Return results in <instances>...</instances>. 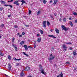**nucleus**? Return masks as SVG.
I'll return each mask as SVG.
<instances>
[{"mask_svg":"<svg viewBox=\"0 0 77 77\" xmlns=\"http://www.w3.org/2000/svg\"><path fill=\"white\" fill-rule=\"evenodd\" d=\"M17 60H21V59H17Z\"/></svg>","mask_w":77,"mask_h":77,"instance_id":"nucleus-56","label":"nucleus"},{"mask_svg":"<svg viewBox=\"0 0 77 77\" xmlns=\"http://www.w3.org/2000/svg\"><path fill=\"white\" fill-rule=\"evenodd\" d=\"M30 67L26 66L24 69V70L26 71H29V70H30Z\"/></svg>","mask_w":77,"mask_h":77,"instance_id":"nucleus-5","label":"nucleus"},{"mask_svg":"<svg viewBox=\"0 0 77 77\" xmlns=\"http://www.w3.org/2000/svg\"><path fill=\"white\" fill-rule=\"evenodd\" d=\"M24 26H26V27H29V25H26V24H24Z\"/></svg>","mask_w":77,"mask_h":77,"instance_id":"nucleus-34","label":"nucleus"},{"mask_svg":"<svg viewBox=\"0 0 77 77\" xmlns=\"http://www.w3.org/2000/svg\"><path fill=\"white\" fill-rule=\"evenodd\" d=\"M37 36H39V34H37Z\"/></svg>","mask_w":77,"mask_h":77,"instance_id":"nucleus-55","label":"nucleus"},{"mask_svg":"<svg viewBox=\"0 0 77 77\" xmlns=\"http://www.w3.org/2000/svg\"><path fill=\"white\" fill-rule=\"evenodd\" d=\"M31 13H32V11L30 10H29V15L31 14Z\"/></svg>","mask_w":77,"mask_h":77,"instance_id":"nucleus-32","label":"nucleus"},{"mask_svg":"<svg viewBox=\"0 0 77 77\" xmlns=\"http://www.w3.org/2000/svg\"><path fill=\"white\" fill-rule=\"evenodd\" d=\"M40 32L41 33V34H43V31L42 30H39Z\"/></svg>","mask_w":77,"mask_h":77,"instance_id":"nucleus-27","label":"nucleus"},{"mask_svg":"<svg viewBox=\"0 0 77 77\" xmlns=\"http://www.w3.org/2000/svg\"><path fill=\"white\" fill-rule=\"evenodd\" d=\"M36 44H34V48H36Z\"/></svg>","mask_w":77,"mask_h":77,"instance_id":"nucleus-51","label":"nucleus"},{"mask_svg":"<svg viewBox=\"0 0 77 77\" xmlns=\"http://www.w3.org/2000/svg\"><path fill=\"white\" fill-rule=\"evenodd\" d=\"M0 2L2 4H5L6 3V2L2 1H1Z\"/></svg>","mask_w":77,"mask_h":77,"instance_id":"nucleus-22","label":"nucleus"},{"mask_svg":"<svg viewBox=\"0 0 77 77\" xmlns=\"http://www.w3.org/2000/svg\"><path fill=\"white\" fill-rule=\"evenodd\" d=\"M69 50H72V48L70 47L69 48Z\"/></svg>","mask_w":77,"mask_h":77,"instance_id":"nucleus-42","label":"nucleus"},{"mask_svg":"<svg viewBox=\"0 0 77 77\" xmlns=\"http://www.w3.org/2000/svg\"><path fill=\"white\" fill-rule=\"evenodd\" d=\"M43 3L44 4H46V0H43Z\"/></svg>","mask_w":77,"mask_h":77,"instance_id":"nucleus-26","label":"nucleus"},{"mask_svg":"<svg viewBox=\"0 0 77 77\" xmlns=\"http://www.w3.org/2000/svg\"><path fill=\"white\" fill-rule=\"evenodd\" d=\"M8 59L9 60H11L12 59V57L9 55H8Z\"/></svg>","mask_w":77,"mask_h":77,"instance_id":"nucleus-16","label":"nucleus"},{"mask_svg":"<svg viewBox=\"0 0 77 77\" xmlns=\"http://www.w3.org/2000/svg\"><path fill=\"white\" fill-rule=\"evenodd\" d=\"M11 68H12V66H11V64H8V68L9 70H11Z\"/></svg>","mask_w":77,"mask_h":77,"instance_id":"nucleus-10","label":"nucleus"},{"mask_svg":"<svg viewBox=\"0 0 77 77\" xmlns=\"http://www.w3.org/2000/svg\"><path fill=\"white\" fill-rule=\"evenodd\" d=\"M52 2V0L50 1V3H51Z\"/></svg>","mask_w":77,"mask_h":77,"instance_id":"nucleus-62","label":"nucleus"},{"mask_svg":"<svg viewBox=\"0 0 77 77\" xmlns=\"http://www.w3.org/2000/svg\"><path fill=\"white\" fill-rule=\"evenodd\" d=\"M24 41H22L20 42V45H23L24 44Z\"/></svg>","mask_w":77,"mask_h":77,"instance_id":"nucleus-24","label":"nucleus"},{"mask_svg":"<svg viewBox=\"0 0 77 77\" xmlns=\"http://www.w3.org/2000/svg\"><path fill=\"white\" fill-rule=\"evenodd\" d=\"M73 14L74 15H77V13L76 12H74Z\"/></svg>","mask_w":77,"mask_h":77,"instance_id":"nucleus-35","label":"nucleus"},{"mask_svg":"<svg viewBox=\"0 0 77 77\" xmlns=\"http://www.w3.org/2000/svg\"><path fill=\"white\" fill-rule=\"evenodd\" d=\"M23 53L24 54V55H25V56H26L27 57H29V55L26 54V53L24 52H23Z\"/></svg>","mask_w":77,"mask_h":77,"instance_id":"nucleus-21","label":"nucleus"},{"mask_svg":"<svg viewBox=\"0 0 77 77\" xmlns=\"http://www.w3.org/2000/svg\"><path fill=\"white\" fill-rule=\"evenodd\" d=\"M25 34V33L24 32H22V35H24Z\"/></svg>","mask_w":77,"mask_h":77,"instance_id":"nucleus-44","label":"nucleus"},{"mask_svg":"<svg viewBox=\"0 0 77 77\" xmlns=\"http://www.w3.org/2000/svg\"><path fill=\"white\" fill-rule=\"evenodd\" d=\"M42 24L43 25V27H44V28H45V27H46V21H43Z\"/></svg>","mask_w":77,"mask_h":77,"instance_id":"nucleus-6","label":"nucleus"},{"mask_svg":"<svg viewBox=\"0 0 77 77\" xmlns=\"http://www.w3.org/2000/svg\"><path fill=\"white\" fill-rule=\"evenodd\" d=\"M15 38L14 37H13L12 38V42H14V41H15Z\"/></svg>","mask_w":77,"mask_h":77,"instance_id":"nucleus-28","label":"nucleus"},{"mask_svg":"<svg viewBox=\"0 0 77 77\" xmlns=\"http://www.w3.org/2000/svg\"><path fill=\"white\" fill-rule=\"evenodd\" d=\"M38 66L39 67V68L40 69V71L41 73H42L43 74H45V72H44V69H42V66L41 64H40Z\"/></svg>","mask_w":77,"mask_h":77,"instance_id":"nucleus-1","label":"nucleus"},{"mask_svg":"<svg viewBox=\"0 0 77 77\" xmlns=\"http://www.w3.org/2000/svg\"><path fill=\"white\" fill-rule=\"evenodd\" d=\"M61 27L62 28H63L62 30H63L65 31H67V30H68V29L66 28V27H65L63 25H62Z\"/></svg>","mask_w":77,"mask_h":77,"instance_id":"nucleus-3","label":"nucleus"},{"mask_svg":"<svg viewBox=\"0 0 77 77\" xmlns=\"http://www.w3.org/2000/svg\"><path fill=\"white\" fill-rule=\"evenodd\" d=\"M77 69V67H75L74 69V70L75 71H76V70Z\"/></svg>","mask_w":77,"mask_h":77,"instance_id":"nucleus-48","label":"nucleus"},{"mask_svg":"<svg viewBox=\"0 0 77 77\" xmlns=\"http://www.w3.org/2000/svg\"><path fill=\"white\" fill-rule=\"evenodd\" d=\"M11 17V14L10 15H8V18H9V17Z\"/></svg>","mask_w":77,"mask_h":77,"instance_id":"nucleus-52","label":"nucleus"},{"mask_svg":"<svg viewBox=\"0 0 77 77\" xmlns=\"http://www.w3.org/2000/svg\"><path fill=\"white\" fill-rule=\"evenodd\" d=\"M75 23H77V20H75Z\"/></svg>","mask_w":77,"mask_h":77,"instance_id":"nucleus-61","label":"nucleus"},{"mask_svg":"<svg viewBox=\"0 0 77 77\" xmlns=\"http://www.w3.org/2000/svg\"><path fill=\"white\" fill-rule=\"evenodd\" d=\"M69 24H70L71 27H72L73 26V24H72V22L70 21L69 22Z\"/></svg>","mask_w":77,"mask_h":77,"instance_id":"nucleus-18","label":"nucleus"},{"mask_svg":"<svg viewBox=\"0 0 77 77\" xmlns=\"http://www.w3.org/2000/svg\"><path fill=\"white\" fill-rule=\"evenodd\" d=\"M54 66L55 67H55H57V65H56V64H54Z\"/></svg>","mask_w":77,"mask_h":77,"instance_id":"nucleus-49","label":"nucleus"},{"mask_svg":"<svg viewBox=\"0 0 77 77\" xmlns=\"http://www.w3.org/2000/svg\"><path fill=\"white\" fill-rule=\"evenodd\" d=\"M50 17L51 18L52 20H54V18H53V16L51 15H50Z\"/></svg>","mask_w":77,"mask_h":77,"instance_id":"nucleus-30","label":"nucleus"},{"mask_svg":"<svg viewBox=\"0 0 77 77\" xmlns=\"http://www.w3.org/2000/svg\"><path fill=\"white\" fill-rule=\"evenodd\" d=\"M53 56V54H51L50 55V56Z\"/></svg>","mask_w":77,"mask_h":77,"instance_id":"nucleus-64","label":"nucleus"},{"mask_svg":"<svg viewBox=\"0 0 77 77\" xmlns=\"http://www.w3.org/2000/svg\"><path fill=\"white\" fill-rule=\"evenodd\" d=\"M19 1L16 0L14 2V5H16V6H20V4L18 3Z\"/></svg>","mask_w":77,"mask_h":77,"instance_id":"nucleus-2","label":"nucleus"},{"mask_svg":"<svg viewBox=\"0 0 77 77\" xmlns=\"http://www.w3.org/2000/svg\"><path fill=\"white\" fill-rule=\"evenodd\" d=\"M12 45H13V46L15 48V47H16V45H14V44H13Z\"/></svg>","mask_w":77,"mask_h":77,"instance_id":"nucleus-50","label":"nucleus"},{"mask_svg":"<svg viewBox=\"0 0 77 77\" xmlns=\"http://www.w3.org/2000/svg\"><path fill=\"white\" fill-rule=\"evenodd\" d=\"M48 36L51 38H56V37L53 35H48Z\"/></svg>","mask_w":77,"mask_h":77,"instance_id":"nucleus-14","label":"nucleus"},{"mask_svg":"<svg viewBox=\"0 0 77 77\" xmlns=\"http://www.w3.org/2000/svg\"><path fill=\"white\" fill-rule=\"evenodd\" d=\"M58 0H54V3H53V5H55L57 3V1Z\"/></svg>","mask_w":77,"mask_h":77,"instance_id":"nucleus-13","label":"nucleus"},{"mask_svg":"<svg viewBox=\"0 0 77 77\" xmlns=\"http://www.w3.org/2000/svg\"><path fill=\"white\" fill-rule=\"evenodd\" d=\"M37 41L38 42H41V38H38L37 39Z\"/></svg>","mask_w":77,"mask_h":77,"instance_id":"nucleus-17","label":"nucleus"},{"mask_svg":"<svg viewBox=\"0 0 77 77\" xmlns=\"http://www.w3.org/2000/svg\"><path fill=\"white\" fill-rule=\"evenodd\" d=\"M47 25L49 27L50 26V23L49 21H47Z\"/></svg>","mask_w":77,"mask_h":77,"instance_id":"nucleus-19","label":"nucleus"},{"mask_svg":"<svg viewBox=\"0 0 77 77\" xmlns=\"http://www.w3.org/2000/svg\"><path fill=\"white\" fill-rule=\"evenodd\" d=\"M63 21L64 22H65L66 21V18H64L63 19Z\"/></svg>","mask_w":77,"mask_h":77,"instance_id":"nucleus-31","label":"nucleus"},{"mask_svg":"<svg viewBox=\"0 0 77 77\" xmlns=\"http://www.w3.org/2000/svg\"><path fill=\"white\" fill-rule=\"evenodd\" d=\"M28 48H32V47L31 46H28Z\"/></svg>","mask_w":77,"mask_h":77,"instance_id":"nucleus-38","label":"nucleus"},{"mask_svg":"<svg viewBox=\"0 0 77 77\" xmlns=\"http://www.w3.org/2000/svg\"><path fill=\"white\" fill-rule=\"evenodd\" d=\"M54 58H55V56H52L51 57L48 58V60H49V61H50L51 60H53Z\"/></svg>","mask_w":77,"mask_h":77,"instance_id":"nucleus-8","label":"nucleus"},{"mask_svg":"<svg viewBox=\"0 0 77 77\" xmlns=\"http://www.w3.org/2000/svg\"><path fill=\"white\" fill-rule=\"evenodd\" d=\"M23 47L25 48V50H28V48H27V45H24Z\"/></svg>","mask_w":77,"mask_h":77,"instance_id":"nucleus-11","label":"nucleus"},{"mask_svg":"<svg viewBox=\"0 0 77 77\" xmlns=\"http://www.w3.org/2000/svg\"><path fill=\"white\" fill-rule=\"evenodd\" d=\"M73 54L74 56H75V55H76V51H74L73 52Z\"/></svg>","mask_w":77,"mask_h":77,"instance_id":"nucleus-23","label":"nucleus"},{"mask_svg":"<svg viewBox=\"0 0 77 77\" xmlns=\"http://www.w3.org/2000/svg\"><path fill=\"white\" fill-rule=\"evenodd\" d=\"M21 2H22V3L21 4V5H23V4H24V3H26V2L24 1V0L21 1Z\"/></svg>","mask_w":77,"mask_h":77,"instance_id":"nucleus-15","label":"nucleus"},{"mask_svg":"<svg viewBox=\"0 0 77 77\" xmlns=\"http://www.w3.org/2000/svg\"><path fill=\"white\" fill-rule=\"evenodd\" d=\"M54 15L55 16V17L56 16V15H57V13H55L54 14Z\"/></svg>","mask_w":77,"mask_h":77,"instance_id":"nucleus-45","label":"nucleus"},{"mask_svg":"<svg viewBox=\"0 0 77 77\" xmlns=\"http://www.w3.org/2000/svg\"><path fill=\"white\" fill-rule=\"evenodd\" d=\"M4 56V54L2 52L0 54V57H1V56Z\"/></svg>","mask_w":77,"mask_h":77,"instance_id":"nucleus-25","label":"nucleus"},{"mask_svg":"<svg viewBox=\"0 0 77 77\" xmlns=\"http://www.w3.org/2000/svg\"><path fill=\"white\" fill-rule=\"evenodd\" d=\"M63 73H62V72H61V73L58 75L57 77H63Z\"/></svg>","mask_w":77,"mask_h":77,"instance_id":"nucleus-9","label":"nucleus"},{"mask_svg":"<svg viewBox=\"0 0 77 77\" xmlns=\"http://www.w3.org/2000/svg\"><path fill=\"white\" fill-rule=\"evenodd\" d=\"M14 27L15 29H17V28H18V26L17 25H15L14 26Z\"/></svg>","mask_w":77,"mask_h":77,"instance_id":"nucleus-36","label":"nucleus"},{"mask_svg":"<svg viewBox=\"0 0 77 77\" xmlns=\"http://www.w3.org/2000/svg\"><path fill=\"white\" fill-rule=\"evenodd\" d=\"M14 48H15V51H17V50H18V48H17V46H16Z\"/></svg>","mask_w":77,"mask_h":77,"instance_id":"nucleus-37","label":"nucleus"},{"mask_svg":"<svg viewBox=\"0 0 77 77\" xmlns=\"http://www.w3.org/2000/svg\"><path fill=\"white\" fill-rule=\"evenodd\" d=\"M55 31L57 33H59V29H57V28H56L55 29Z\"/></svg>","mask_w":77,"mask_h":77,"instance_id":"nucleus-12","label":"nucleus"},{"mask_svg":"<svg viewBox=\"0 0 77 77\" xmlns=\"http://www.w3.org/2000/svg\"><path fill=\"white\" fill-rule=\"evenodd\" d=\"M5 6H6L7 7V6H9V5H4Z\"/></svg>","mask_w":77,"mask_h":77,"instance_id":"nucleus-47","label":"nucleus"},{"mask_svg":"<svg viewBox=\"0 0 77 77\" xmlns=\"http://www.w3.org/2000/svg\"><path fill=\"white\" fill-rule=\"evenodd\" d=\"M8 3H9V2L10 3H11V1H8Z\"/></svg>","mask_w":77,"mask_h":77,"instance_id":"nucleus-63","label":"nucleus"},{"mask_svg":"<svg viewBox=\"0 0 77 77\" xmlns=\"http://www.w3.org/2000/svg\"><path fill=\"white\" fill-rule=\"evenodd\" d=\"M40 14V11H38L37 12V14L38 15V14Z\"/></svg>","mask_w":77,"mask_h":77,"instance_id":"nucleus-41","label":"nucleus"},{"mask_svg":"<svg viewBox=\"0 0 77 77\" xmlns=\"http://www.w3.org/2000/svg\"><path fill=\"white\" fill-rule=\"evenodd\" d=\"M24 70H22L20 74V77H23V75H24Z\"/></svg>","mask_w":77,"mask_h":77,"instance_id":"nucleus-7","label":"nucleus"},{"mask_svg":"<svg viewBox=\"0 0 77 77\" xmlns=\"http://www.w3.org/2000/svg\"><path fill=\"white\" fill-rule=\"evenodd\" d=\"M9 6H10V7H11V8H13V6L11 5H9Z\"/></svg>","mask_w":77,"mask_h":77,"instance_id":"nucleus-43","label":"nucleus"},{"mask_svg":"<svg viewBox=\"0 0 77 77\" xmlns=\"http://www.w3.org/2000/svg\"><path fill=\"white\" fill-rule=\"evenodd\" d=\"M28 77H32V75H28Z\"/></svg>","mask_w":77,"mask_h":77,"instance_id":"nucleus-54","label":"nucleus"},{"mask_svg":"<svg viewBox=\"0 0 77 77\" xmlns=\"http://www.w3.org/2000/svg\"><path fill=\"white\" fill-rule=\"evenodd\" d=\"M66 44L67 45H72V44L71 42H66Z\"/></svg>","mask_w":77,"mask_h":77,"instance_id":"nucleus-20","label":"nucleus"},{"mask_svg":"<svg viewBox=\"0 0 77 77\" xmlns=\"http://www.w3.org/2000/svg\"><path fill=\"white\" fill-rule=\"evenodd\" d=\"M59 21L61 22L62 21V19L60 18L59 19Z\"/></svg>","mask_w":77,"mask_h":77,"instance_id":"nucleus-53","label":"nucleus"},{"mask_svg":"<svg viewBox=\"0 0 77 77\" xmlns=\"http://www.w3.org/2000/svg\"><path fill=\"white\" fill-rule=\"evenodd\" d=\"M13 1H14V0H11L10 1V2H13Z\"/></svg>","mask_w":77,"mask_h":77,"instance_id":"nucleus-59","label":"nucleus"},{"mask_svg":"<svg viewBox=\"0 0 77 77\" xmlns=\"http://www.w3.org/2000/svg\"><path fill=\"white\" fill-rule=\"evenodd\" d=\"M63 48H64L65 51H66L67 50L68 48L66 47V45H63Z\"/></svg>","mask_w":77,"mask_h":77,"instance_id":"nucleus-4","label":"nucleus"},{"mask_svg":"<svg viewBox=\"0 0 77 77\" xmlns=\"http://www.w3.org/2000/svg\"><path fill=\"white\" fill-rule=\"evenodd\" d=\"M1 26L2 27H4V24H2Z\"/></svg>","mask_w":77,"mask_h":77,"instance_id":"nucleus-46","label":"nucleus"},{"mask_svg":"<svg viewBox=\"0 0 77 77\" xmlns=\"http://www.w3.org/2000/svg\"><path fill=\"white\" fill-rule=\"evenodd\" d=\"M51 32H53V29H51Z\"/></svg>","mask_w":77,"mask_h":77,"instance_id":"nucleus-58","label":"nucleus"},{"mask_svg":"<svg viewBox=\"0 0 77 77\" xmlns=\"http://www.w3.org/2000/svg\"><path fill=\"white\" fill-rule=\"evenodd\" d=\"M13 59L14 60H17V59H16L15 57L13 58Z\"/></svg>","mask_w":77,"mask_h":77,"instance_id":"nucleus-40","label":"nucleus"},{"mask_svg":"<svg viewBox=\"0 0 77 77\" xmlns=\"http://www.w3.org/2000/svg\"><path fill=\"white\" fill-rule=\"evenodd\" d=\"M3 8L2 7H1L0 8V11H3Z\"/></svg>","mask_w":77,"mask_h":77,"instance_id":"nucleus-33","label":"nucleus"},{"mask_svg":"<svg viewBox=\"0 0 77 77\" xmlns=\"http://www.w3.org/2000/svg\"><path fill=\"white\" fill-rule=\"evenodd\" d=\"M69 20H72V18H69Z\"/></svg>","mask_w":77,"mask_h":77,"instance_id":"nucleus-57","label":"nucleus"},{"mask_svg":"<svg viewBox=\"0 0 77 77\" xmlns=\"http://www.w3.org/2000/svg\"><path fill=\"white\" fill-rule=\"evenodd\" d=\"M65 64L66 65H68H68H70V63H69V62L68 61Z\"/></svg>","mask_w":77,"mask_h":77,"instance_id":"nucleus-29","label":"nucleus"},{"mask_svg":"<svg viewBox=\"0 0 77 77\" xmlns=\"http://www.w3.org/2000/svg\"><path fill=\"white\" fill-rule=\"evenodd\" d=\"M19 65V63H17L16 64V66H18Z\"/></svg>","mask_w":77,"mask_h":77,"instance_id":"nucleus-39","label":"nucleus"},{"mask_svg":"<svg viewBox=\"0 0 77 77\" xmlns=\"http://www.w3.org/2000/svg\"><path fill=\"white\" fill-rule=\"evenodd\" d=\"M19 37H22V35H19Z\"/></svg>","mask_w":77,"mask_h":77,"instance_id":"nucleus-60","label":"nucleus"}]
</instances>
